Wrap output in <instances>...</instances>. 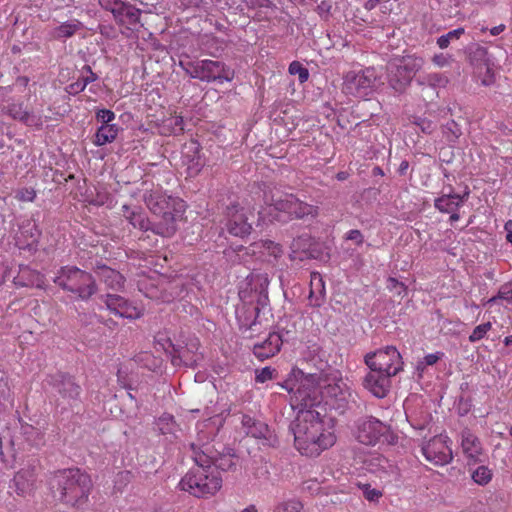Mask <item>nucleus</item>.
Instances as JSON below:
<instances>
[{"label":"nucleus","mask_w":512,"mask_h":512,"mask_svg":"<svg viewBox=\"0 0 512 512\" xmlns=\"http://www.w3.org/2000/svg\"><path fill=\"white\" fill-rule=\"evenodd\" d=\"M298 413L289 429L294 435L295 448L308 457H317L335 444L334 419L328 414L316 386H306L303 382L292 397Z\"/></svg>","instance_id":"obj_1"},{"label":"nucleus","mask_w":512,"mask_h":512,"mask_svg":"<svg viewBox=\"0 0 512 512\" xmlns=\"http://www.w3.org/2000/svg\"><path fill=\"white\" fill-rule=\"evenodd\" d=\"M192 449L195 466L185 474L179 486L183 491L198 498L212 496L222 487V478L219 471L211 466V457L208 456L209 445L196 448L192 444Z\"/></svg>","instance_id":"obj_2"},{"label":"nucleus","mask_w":512,"mask_h":512,"mask_svg":"<svg viewBox=\"0 0 512 512\" xmlns=\"http://www.w3.org/2000/svg\"><path fill=\"white\" fill-rule=\"evenodd\" d=\"M50 489L58 493V500L65 506L81 509L89 501L93 482L89 474L79 468L54 471L49 477Z\"/></svg>","instance_id":"obj_3"},{"label":"nucleus","mask_w":512,"mask_h":512,"mask_svg":"<svg viewBox=\"0 0 512 512\" xmlns=\"http://www.w3.org/2000/svg\"><path fill=\"white\" fill-rule=\"evenodd\" d=\"M144 202L159 217L153 223V232L163 237L173 236L177 230V221L185 210L183 200L164 195L160 191H151L144 194Z\"/></svg>","instance_id":"obj_4"},{"label":"nucleus","mask_w":512,"mask_h":512,"mask_svg":"<svg viewBox=\"0 0 512 512\" xmlns=\"http://www.w3.org/2000/svg\"><path fill=\"white\" fill-rule=\"evenodd\" d=\"M52 281L63 291L76 295L77 299L84 302L90 300L98 291L94 276L74 265L60 267Z\"/></svg>","instance_id":"obj_5"},{"label":"nucleus","mask_w":512,"mask_h":512,"mask_svg":"<svg viewBox=\"0 0 512 512\" xmlns=\"http://www.w3.org/2000/svg\"><path fill=\"white\" fill-rule=\"evenodd\" d=\"M424 61L416 55L396 57L387 64V82L395 93L402 94L410 86Z\"/></svg>","instance_id":"obj_6"},{"label":"nucleus","mask_w":512,"mask_h":512,"mask_svg":"<svg viewBox=\"0 0 512 512\" xmlns=\"http://www.w3.org/2000/svg\"><path fill=\"white\" fill-rule=\"evenodd\" d=\"M179 65L191 78L198 79L204 82L218 81H231L233 79V72L221 61L214 60H181Z\"/></svg>","instance_id":"obj_7"},{"label":"nucleus","mask_w":512,"mask_h":512,"mask_svg":"<svg viewBox=\"0 0 512 512\" xmlns=\"http://www.w3.org/2000/svg\"><path fill=\"white\" fill-rule=\"evenodd\" d=\"M364 363L368 369L385 373L391 377L396 376L403 369L401 354L394 346L369 352L364 356Z\"/></svg>","instance_id":"obj_8"},{"label":"nucleus","mask_w":512,"mask_h":512,"mask_svg":"<svg viewBox=\"0 0 512 512\" xmlns=\"http://www.w3.org/2000/svg\"><path fill=\"white\" fill-rule=\"evenodd\" d=\"M378 82L379 76L375 68L369 67L358 72L350 71L344 77L343 91L363 98L376 90Z\"/></svg>","instance_id":"obj_9"},{"label":"nucleus","mask_w":512,"mask_h":512,"mask_svg":"<svg viewBox=\"0 0 512 512\" xmlns=\"http://www.w3.org/2000/svg\"><path fill=\"white\" fill-rule=\"evenodd\" d=\"M48 383L59 395L56 399L57 407L63 405L62 409L64 410L66 409L65 405L73 408L81 402L82 389L73 376L65 373H56L49 377Z\"/></svg>","instance_id":"obj_10"},{"label":"nucleus","mask_w":512,"mask_h":512,"mask_svg":"<svg viewBox=\"0 0 512 512\" xmlns=\"http://www.w3.org/2000/svg\"><path fill=\"white\" fill-rule=\"evenodd\" d=\"M247 280V286L251 293L250 301L256 303V306L253 308L256 310V312L259 311V314L264 318L265 322H268L267 315L273 317L271 308L269 307L270 300L268 296V275L264 273H253L247 277Z\"/></svg>","instance_id":"obj_11"},{"label":"nucleus","mask_w":512,"mask_h":512,"mask_svg":"<svg viewBox=\"0 0 512 512\" xmlns=\"http://www.w3.org/2000/svg\"><path fill=\"white\" fill-rule=\"evenodd\" d=\"M224 215L225 228L230 235L244 238L251 233L252 224L249 222L248 212L239 204L227 206Z\"/></svg>","instance_id":"obj_12"},{"label":"nucleus","mask_w":512,"mask_h":512,"mask_svg":"<svg viewBox=\"0 0 512 512\" xmlns=\"http://www.w3.org/2000/svg\"><path fill=\"white\" fill-rule=\"evenodd\" d=\"M450 441L446 435L435 436L422 445L421 451L425 459L434 465H446L453 459Z\"/></svg>","instance_id":"obj_13"},{"label":"nucleus","mask_w":512,"mask_h":512,"mask_svg":"<svg viewBox=\"0 0 512 512\" xmlns=\"http://www.w3.org/2000/svg\"><path fill=\"white\" fill-rule=\"evenodd\" d=\"M387 429V426L375 417H362L356 422V438L362 444L375 445Z\"/></svg>","instance_id":"obj_14"},{"label":"nucleus","mask_w":512,"mask_h":512,"mask_svg":"<svg viewBox=\"0 0 512 512\" xmlns=\"http://www.w3.org/2000/svg\"><path fill=\"white\" fill-rule=\"evenodd\" d=\"M289 333V330L280 327L278 331L270 332L267 338L254 344L253 354L261 361L275 356L280 352L284 341H288Z\"/></svg>","instance_id":"obj_15"},{"label":"nucleus","mask_w":512,"mask_h":512,"mask_svg":"<svg viewBox=\"0 0 512 512\" xmlns=\"http://www.w3.org/2000/svg\"><path fill=\"white\" fill-rule=\"evenodd\" d=\"M275 209L288 214L290 218L294 219H304L309 216L314 218L318 215L317 206L303 202L294 195H288L284 199L277 200Z\"/></svg>","instance_id":"obj_16"},{"label":"nucleus","mask_w":512,"mask_h":512,"mask_svg":"<svg viewBox=\"0 0 512 512\" xmlns=\"http://www.w3.org/2000/svg\"><path fill=\"white\" fill-rule=\"evenodd\" d=\"M241 424L246 435L261 440L263 445L271 447L277 445V436L266 423L249 415H243Z\"/></svg>","instance_id":"obj_17"},{"label":"nucleus","mask_w":512,"mask_h":512,"mask_svg":"<svg viewBox=\"0 0 512 512\" xmlns=\"http://www.w3.org/2000/svg\"><path fill=\"white\" fill-rule=\"evenodd\" d=\"M39 469V461L32 459L28 461L27 465L20 469L13 478V487L20 496H26L33 490L37 471ZM12 488V486H10Z\"/></svg>","instance_id":"obj_18"},{"label":"nucleus","mask_w":512,"mask_h":512,"mask_svg":"<svg viewBox=\"0 0 512 512\" xmlns=\"http://www.w3.org/2000/svg\"><path fill=\"white\" fill-rule=\"evenodd\" d=\"M1 111L11 117L13 120L19 121L30 127H40L43 124L42 116L29 112L24 108L23 102H15L12 99L3 100Z\"/></svg>","instance_id":"obj_19"},{"label":"nucleus","mask_w":512,"mask_h":512,"mask_svg":"<svg viewBox=\"0 0 512 512\" xmlns=\"http://www.w3.org/2000/svg\"><path fill=\"white\" fill-rule=\"evenodd\" d=\"M392 377L385 373H379L378 371H369L362 379V386L374 397L382 399L385 398L391 388Z\"/></svg>","instance_id":"obj_20"},{"label":"nucleus","mask_w":512,"mask_h":512,"mask_svg":"<svg viewBox=\"0 0 512 512\" xmlns=\"http://www.w3.org/2000/svg\"><path fill=\"white\" fill-rule=\"evenodd\" d=\"M170 350L167 353L170 355L171 363L173 366L185 365L187 367H195L201 357L194 352L198 348L197 343H191L190 347H180L173 344L168 340Z\"/></svg>","instance_id":"obj_21"},{"label":"nucleus","mask_w":512,"mask_h":512,"mask_svg":"<svg viewBox=\"0 0 512 512\" xmlns=\"http://www.w3.org/2000/svg\"><path fill=\"white\" fill-rule=\"evenodd\" d=\"M105 304L112 313L122 318L134 320L142 316V312L138 308L120 295L107 294Z\"/></svg>","instance_id":"obj_22"},{"label":"nucleus","mask_w":512,"mask_h":512,"mask_svg":"<svg viewBox=\"0 0 512 512\" xmlns=\"http://www.w3.org/2000/svg\"><path fill=\"white\" fill-rule=\"evenodd\" d=\"M141 10L129 2L122 1L113 15L114 20L120 26L129 30H137L142 26L140 23Z\"/></svg>","instance_id":"obj_23"},{"label":"nucleus","mask_w":512,"mask_h":512,"mask_svg":"<svg viewBox=\"0 0 512 512\" xmlns=\"http://www.w3.org/2000/svg\"><path fill=\"white\" fill-rule=\"evenodd\" d=\"M237 320L239 328L243 332L248 330L256 332L258 331L257 326H262L263 322H265L259 311L256 312L253 307L245 305L237 312Z\"/></svg>","instance_id":"obj_24"},{"label":"nucleus","mask_w":512,"mask_h":512,"mask_svg":"<svg viewBox=\"0 0 512 512\" xmlns=\"http://www.w3.org/2000/svg\"><path fill=\"white\" fill-rule=\"evenodd\" d=\"M95 273L99 277L100 281L111 290L119 291L124 287V276L120 272L104 264H97L95 267Z\"/></svg>","instance_id":"obj_25"},{"label":"nucleus","mask_w":512,"mask_h":512,"mask_svg":"<svg viewBox=\"0 0 512 512\" xmlns=\"http://www.w3.org/2000/svg\"><path fill=\"white\" fill-rule=\"evenodd\" d=\"M469 191L465 192L462 196L455 193L443 194L440 197L436 198L434 201V206L441 213H450L457 211L460 208L464 201L468 198Z\"/></svg>","instance_id":"obj_26"},{"label":"nucleus","mask_w":512,"mask_h":512,"mask_svg":"<svg viewBox=\"0 0 512 512\" xmlns=\"http://www.w3.org/2000/svg\"><path fill=\"white\" fill-rule=\"evenodd\" d=\"M377 468L373 472L384 484L400 480V470L386 458H376Z\"/></svg>","instance_id":"obj_27"},{"label":"nucleus","mask_w":512,"mask_h":512,"mask_svg":"<svg viewBox=\"0 0 512 512\" xmlns=\"http://www.w3.org/2000/svg\"><path fill=\"white\" fill-rule=\"evenodd\" d=\"M183 158L185 159L188 169L198 173L204 166V162L200 155V145L197 141H191L185 144L183 148Z\"/></svg>","instance_id":"obj_28"},{"label":"nucleus","mask_w":512,"mask_h":512,"mask_svg":"<svg viewBox=\"0 0 512 512\" xmlns=\"http://www.w3.org/2000/svg\"><path fill=\"white\" fill-rule=\"evenodd\" d=\"M465 53L470 64L475 68H486L487 70L489 69V59L487 56L488 53L485 47L479 45L478 43H470L465 48Z\"/></svg>","instance_id":"obj_29"},{"label":"nucleus","mask_w":512,"mask_h":512,"mask_svg":"<svg viewBox=\"0 0 512 512\" xmlns=\"http://www.w3.org/2000/svg\"><path fill=\"white\" fill-rule=\"evenodd\" d=\"M123 216L134 227L142 231L151 230L153 232V223L139 209L131 210L127 205H123Z\"/></svg>","instance_id":"obj_30"},{"label":"nucleus","mask_w":512,"mask_h":512,"mask_svg":"<svg viewBox=\"0 0 512 512\" xmlns=\"http://www.w3.org/2000/svg\"><path fill=\"white\" fill-rule=\"evenodd\" d=\"M208 456L211 457V466L215 468L216 471H229L236 467V462L234 460V455L231 454V449H228L226 453H220L217 451H212L211 447L209 446Z\"/></svg>","instance_id":"obj_31"},{"label":"nucleus","mask_w":512,"mask_h":512,"mask_svg":"<svg viewBox=\"0 0 512 512\" xmlns=\"http://www.w3.org/2000/svg\"><path fill=\"white\" fill-rule=\"evenodd\" d=\"M461 446L463 452L470 458H476L481 453L479 439L468 429L461 432Z\"/></svg>","instance_id":"obj_32"},{"label":"nucleus","mask_w":512,"mask_h":512,"mask_svg":"<svg viewBox=\"0 0 512 512\" xmlns=\"http://www.w3.org/2000/svg\"><path fill=\"white\" fill-rule=\"evenodd\" d=\"M310 286L309 299L313 306L318 307L323 302L325 296L324 282L319 273L314 272L311 274Z\"/></svg>","instance_id":"obj_33"},{"label":"nucleus","mask_w":512,"mask_h":512,"mask_svg":"<svg viewBox=\"0 0 512 512\" xmlns=\"http://www.w3.org/2000/svg\"><path fill=\"white\" fill-rule=\"evenodd\" d=\"M118 132L119 127L116 124L101 125L94 136L93 143L96 146H103L107 143H111L116 139Z\"/></svg>","instance_id":"obj_34"},{"label":"nucleus","mask_w":512,"mask_h":512,"mask_svg":"<svg viewBox=\"0 0 512 512\" xmlns=\"http://www.w3.org/2000/svg\"><path fill=\"white\" fill-rule=\"evenodd\" d=\"M313 244V238L308 233H303L292 240L290 248L293 254L303 253L306 257H312Z\"/></svg>","instance_id":"obj_35"},{"label":"nucleus","mask_w":512,"mask_h":512,"mask_svg":"<svg viewBox=\"0 0 512 512\" xmlns=\"http://www.w3.org/2000/svg\"><path fill=\"white\" fill-rule=\"evenodd\" d=\"M329 394L335 399V408L343 412L349 402L353 399L352 392L349 389H342L339 385H334L329 388Z\"/></svg>","instance_id":"obj_36"},{"label":"nucleus","mask_w":512,"mask_h":512,"mask_svg":"<svg viewBox=\"0 0 512 512\" xmlns=\"http://www.w3.org/2000/svg\"><path fill=\"white\" fill-rule=\"evenodd\" d=\"M40 235L36 225L31 221H25L19 228V234L17 236L18 241L24 239V245L30 246L37 242Z\"/></svg>","instance_id":"obj_37"},{"label":"nucleus","mask_w":512,"mask_h":512,"mask_svg":"<svg viewBox=\"0 0 512 512\" xmlns=\"http://www.w3.org/2000/svg\"><path fill=\"white\" fill-rule=\"evenodd\" d=\"M81 28L82 24L78 20L64 22L53 29L52 36L56 39L70 38Z\"/></svg>","instance_id":"obj_38"},{"label":"nucleus","mask_w":512,"mask_h":512,"mask_svg":"<svg viewBox=\"0 0 512 512\" xmlns=\"http://www.w3.org/2000/svg\"><path fill=\"white\" fill-rule=\"evenodd\" d=\"M252 247L254 253L258 250L262 254L272 256L274 259L281 257L283 254L282 247L271 240H260L253 243Z\"/></svg>","instance_id":"obj_39"},{"label":"nucleus","mask_w":512,"mask_h":512,"mask_svg":"<svg viewBox=\"0 0 512 512\" xmlns=\"http://www.w3.org/2000/svg\"><path fill=\"white\" fill-rule=\"evenodd\" d=\"M416 82L418 85L423 87V90L426 88L436 89L445 87L448 83V79L440 73H430L426 76L418 78Z\"/></svg>","instance_id":"obj_40"},{"label":"nucleus","mask_w":512,"mask_h":512,"mask_svg":"<svg viewBox=\"0 0 512 512\" xmlns=\"http://www.w3.org/2000/svg\"><path fill=\"white\" fill-rule=\"evenodd\" d=\"M22 429H23V434H24L26 440L32 446L40 447V446L44 445V443H45L44 434L39 429H37L31 425L23 426Z\"/></svg>","instance_id":"obj_41"},{"label":"nucleus","mask_w":512,"mask_h":512,"mask_svg":"<svg viewBox=\"0 0 512 512\" xmlns=\"http://www.w3.org/2000/svg\"><path fill=\"white\" fill-rule=\"evenodd\" d=\"M156 426L160 433L163 435L173 434L175 433L177 428V424L175 422L173 415L167 413H164L158 418Z\"/></svg>","instance_id":"obj_42"},{"label":"nucleus","mask_w":512,"mask_h":512,"mask_svg":"<svg viewBox=\"0 0 512 512\" xmlns=\"http://www.w3.org/2000/svg\"><path fill=\"white\" fill-rule=\"evenodd\" d=\"M443 134L447 141L456 142L457 139L462 135V130L454 120H450L445 125H443Z\"/></svg>","instance_id":"obj_43"},{"label":"nucleus","mask_w":512,"mask_h":512,"mask_svg":"<svg viewBox=\"0 0 512 512\" xmlns=\"http://www.w3.org/2000/svg\"><path fill=\"white\" fill-rule=\"evenodd\" d=\"M464 33L465 30L462 27L449 31L448 33L438 37L437 45L439 48L445 49L449 46L451 41L459 39Z\"/></svg>","instance_id":"obj_44"},{"label":"nucleus","mask_w":512,"mask_h":512,"mask_svg":"<svg viewBox=\"0 0 512 512\" xmlns=\"http://www.w3.org/2000/svg\"><path fill=\"white\" fill-rule=\"evenodd\" d=\"M303 505L296 499H290L278 503L273 512H302Z\"/></svg>","instance_id":"obj_45"},{"label":"nucleus","mask_w":512,"mask_h":512,"mask_svg":"<svg viewBox=\"0 0 512 512\" xmlns=\"http://www.w3.org/2000/svg\"><path fill=\"white\" fill-rule=\"evenodd\" d=\"M492 478L491 470L486 466H479L473 473L472 479L479 485H486Z\"/></svg>","instance_id":"obj_46"},{"label":"nucleus","mask_w":512,"mask_h":512,"mask_svg":"<svg viewBox=\"0 0 512 512\" xmlns=\"http://www.w3.org/2000/svg\"><path fill=\"white\" fill-rule=\"evenodd\" d=\"M288 70H289V73L291 75H297L298 76V79H299L300 83L306 82L308 80V78H309V71H308V69L306 67H304L298 61H293L292 63H290Z\"/></svg>","instance_id":"obj_47"},{"label":"nucleus","mask_w":512,"mask_h":512,"mask_svg":"<svg viewBox=\"0 0 512 512\" xmlns=\"http://www.w3.org/2000/svg\"><path fill=\"white\" fill-rule=\"evenodd\" d=\"M386 288L398 295V296H404L407 293V287L403 282H400L398 279L394 277H389L386 281Z\"/></svg>","instance_id":"obj_48"},{"label":"nucleus","mask_w":512,"mask_h":512,"mask_svg":"<svg viewBox=\"0 0 512 512\" xmlns=\"http://www.w3.org/2000/svg\"><path fill=\"white\" fill-rule=\"evenodd\" d=\"M358 486L362 490L363 496L368 501H377L382 496V492L376 488H372L369 483H359Z\"/></svg>","instance_id":"obj_49"},{"label":"nucleus","mask_w":512,"mask_h":512,"mask_svg":"<svg viewBox=\"0 0 512 512\" xmlns=\"http://www.w3.org/2000/svg\"><path fill=\"white\" fill-rule=\"evenodd\" d=\"M498 299L508 303L512 302V282L505 283L498 291V294L492 297L489 302H496Z\"/></svg>","instance_id":"obj_50"},{"label":"nucleus","mask_w":512,"mask_h":512,"mask_svg":"<svg viewBox=\"0 0 512 512\" xmlns=\"http://www.w3.org/2000/svg\"><path fill=\"white\" fill-rule=\"evenodd\" d=\"M491 327H492V325L490 322H486V323L476 326L469 336V341L477 342V341L483 339L485 337L486 333L491 329Z\"/></svg>","instance_id":"obj_51"},{"label":"nucleus","mask_w":512,"mask_h":512,"mask_svg":"<svg viewBox=\"0 0 512 512\" xmlns=\"http://www.w3.org/2000/svg\"><path fill=\"white\" fill-rule=\"evenodd\" d=\"M276 376V370L271 367H264L262 369H258L255 372V381L257 383H264L268 380L274 379Z\"/></svg>","instance_id":"obj_52"},{"label":"nucleus","mask_w":512,"mask_h":512,"mask_svg":"<svg viewBox=\"0 0 512 512\" xmlns=\"http://www.w3.org/2000/svg\"><path fill=\"white\" fill-rule=\"evenodd\" d=\"M115 117V113L109 109H100L96 112V119L102 125H111Z\"/></svg>","instance_id":"obj_53"},{"label":"nucleus","mask_w":512,"mask_h":512,"mask_svg":"<svg viewBox=\"0 0 512 512\" xmlns=\"http://www.w3.org/2000/svg\"><path fill=\"white\" fill-rule=\"evenodd\" d=\"M414 123L420 128V130L423 133H426V134L432 133L436 128L435 123L426 118L419 117L415 120Z\"/></svg>","instance_id":"obj_54"},{"label":"nucleus","mask_w":512,"mask_h":512,"mask_svg":"<svg viewBox=\"0 0 512 512\" xmlns=\"http://www.w3.org/2000/svg\"><path fill=\"white\" fill-rule=\"evenodd\" d=\"M243 2L250 9L274 7V3L271 0H243Z\"/></svg>","instance_id":"obj_55"},{"label":"nucleus","mask_w":512,"mask_h":512,"mask_svg":"<svg viewBox=\"0 0 512 512\" xmlns=\"http://www.w3.org/2000/svg\"><path fill=\"white\" fill-rule=\"evenodd\" d=\"M344 239L353 241L358 246L362 245L364 242V236H363L362 232L358 229L349 230L345 234Z\"/></svg>","instance_id":"obj_56"},{"label":"nucleus","mask_w":512,"mask_h":512,"mask_svg":"<svg viewBox=\"0 0 512 512\" xmlns=\"http://www.w3.org/2000/svg\"><path fill=\"white\" fill-rule=\"evenodd\" d=\"M123 0H98L99 5L114 15Z\"/></svg>","instance_id":"obj_57"},{"label":"nucleus","mask_w":512,"mask_h":512,"mask_svg":"<svg viewBox=\"0 0 512 512\" xmlns=\"http://www.w3.org/2000/svg\"><path fill=\"white\" fill-rule=\"evenodd\" d=\"M17 198L21 201L32 202L36 198V192L32 188H23L18 192Z\"/></svg>","instance_id":"obj_58"},{"label":"nucleus","mask_w":512,"mask_h":512,"mask_svg":"<svg viewBox=\"0 0 512 512\" xmlns=\"http://www.w3.org/2000/svg\"><path fill=\"white\" fill-rule=\"evenodd\" d=\"M451 60H452L451 56L443 54V53L435 54L432 58L433 63L439 67H445V66L450 65Z\"/></svg>","instance_id":"obj_59"},{"label":"nucleus","mask_w":512,"mask_h":512,"mask_svg":"<svg viewBox=\"0 0 512 512\" xmlns=\"http://www.w3.org/2000/svg\"><path fill=\"white\" fill-rule=\"evenodd\" d=\"M184 2L190 7L206 9L211 4L212 0H184Z\"/></svg>","instance_id":"obj_60"},{"label":"nucleus","mask_w":512,"mask_h":512,"mask_svg":"<svg viewBox=\"0 0 512 512\" xmlns=\"http://www.w3.org/2000/svg\"><path fill=\"white\" fill-rule=\"evenodd\" d=\"M66 91L71 95H76L84 91V87H82V84L78 80H76L75 82H72L66 87Z\"/></svg>","instance_id":"obj_61"},{"label":"nucleus","mask_w":512,"mask_h":512,"mask_svg":"<svg viewBox=\"0 0 512 512\" xmlns=\"http://www.w3.org/2000/svg\"><path fill=\"white\" fill-rule=\"evenodd\" d=\"M441 355H442V353H434V354L426 355L423 359L424 365H427V366L434 365L440 359Z\"/></svg>","instance_id":"obj_62"},{"label":"nucleus","mask_w":512,"mask_h":512,"mask_svg":"<svg viewBox=\"0 0 512 512\" xmlns=\"http://www.w3.org/2000/svg\"><path fill=\"white\" fill-rule=\"evenodd\" d=\"M504 229L506 231V240L512 244V220L505 223Z\"/></svg>","instance_id":"obj_63"},{"label":"nucleus","mask_w":512,"mask_h":512,"mask_svg":"<svg viewBox=\"0 0 512 512\" xmlns=\"http://www.w3.org/2000/svg\"><path fill=\"white\" fill-rule=\"evenodd\" d=\"M172 121H173V125L175 126V129H176L177 131H180V132H181V131H183V130H184V128H183V118H182V117H180V116H176V117H174V118L172 119Z\"/></svg>","instance_id":"obj_64"}]
</instances>
